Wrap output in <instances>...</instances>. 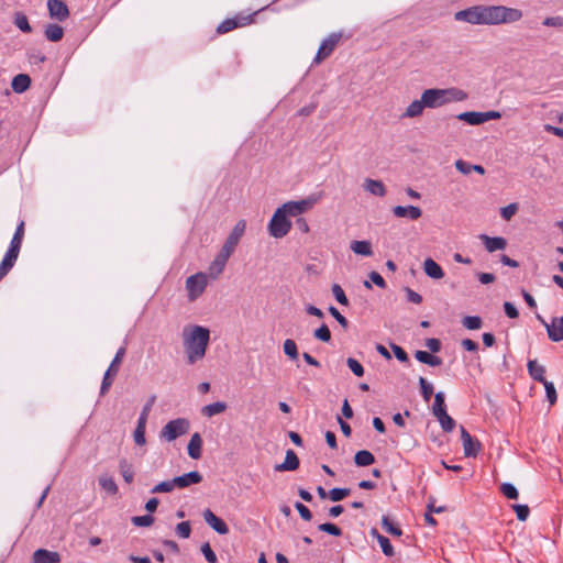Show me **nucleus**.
<instances>
[{
	"instance_id": "obj_40",
	"label": "nucleus",
	"mask_w": 563,
	"mask_h": 563,
	"mask_svg": "<svg viewBox=\"0 0 563 563\" xmlns=\"http://www.w3.org/2000/svg\"><path fill=\"white\" fill-rule=\"evenodd\" d=\"M462 323L468 330H477L482 327L483 321L478 316H466Z\"/></svg>"
},
{
	"instance_id": "obj_21",
	"label": "nucleus",
	"mask_w": 563,
	"mask_h": 563,
	"mask_svg": "<svg viewBox=\"0 0 563 563\" xmlns=\"http://www.w3.org/2000/svg\"><path fill=\"white\" fill-rule=\"evenodd\" d=\"M423 271L427 276L433 279H441L444 276V271L442 267L430 257L424 260Z\"/></svg>"
},
{
	"instance_id": "obj_51",
	"label": "nucleus",
	"mask_w": 563,
	"mask_h": 563,
	"mask_svg": "<svg viewBox=\"0 0 563 563\" xmlns=\"http://www.w3.org/2000/svg\"><path fill=\"white\" fill-rule=\"evenodd\" d=\"M346 365L353 372V374L357 377H362L364 375V367L363 365L355 358L349 357L346 360Z\"/></svg>"
},
{
	"instance_id": "obj_9",
	"label": "nucleus",
	"mask_w": 563,
	"mask_h": 563,
	"mask_svg": "<svg viewBox=\"0 0 563 563\" xmlns=\"http://www.w3.org/2000/svg\"><path fill=\"white\" fill-rule=\"evenodd\" d=\"M460 432L464 455L466 457H476L482 450L481 442L473 438L463 426L460 427Z\"/></svg>"
},
{
	"instance_id": "obj_8",
	"label": "nucleus",
	"mask_w": 563,
	"mask_h": 563,
	"mask_svg": "<svg viewBox=\"0 0 563 563\" xmlns=\"http://www.w3.org/2000/svg\"><path fill=\"white\" fill-rule=\"evenodd\" d=\"M246 229V221L240 220L236 222L234 228L232 229L231 233L227 238L224 244L222 245V249L225 254L232 255L235 247L238 246L241 238L243 236Z\"/></svg>"
},
{
	"instance_id": "obj_45",
	"label": "nucleus",
	"mask_w": 563,
	"mask_h": 563,
	"mask_svg": "<svg viewBox=\"0 0 563 563\" xmlns=\"http://www.w3.org/2000/svg\"><path fill=\"white\" fill-rule=\"evenodd\" d=\"M332 294L339 303H341L342 306L349 305V299H347L343 288L339 284L332 285Z\"/></svg>"
},
{
	"instance_id": "obj_5",
	"label": "nucleus",
	"mask_w": 563,
	"mask_h": 563,
	"mask_svg": "<svg viewBox=\"0 0 563 563\" xmlns=\"http://www.w3.org/2000/svg\"><path fill=\"white\" fill-rule=\"evenodd\" d=\"M190 429V422L186 418H177L168 421L161 430V438L165 439L168 442H172L188 433Z\"/></svg>"
},
{
	"instance_id": "obj_3",
	"label": "nucleus",
	"mask_w": 563,
	"mask_h": 563,
	"mask_svg": "<svg viewBox=\"0 0 563 563\" xmlns=\"http://www.w3.org/2000/svg\"><path fill=\"white\" fill-rule=\"evenodd\" d=\"M423 104L429 109L440 108L451 102L463 101L467 98V93L456 87L451 88H430L422 92Z\"/></svg>"
},
{
	"instance_id": "obj_36",
	"label": "nucleus",
	"mask_w": 563,
	"mask_h": 563,
	"mask_svg": "<svg viewBox=\"0 0 563 563\" xmlns=\"http://www.w3.org/2000/svg\"><path fill=\"white\" fill-rule=\"evenodd\" d=\"M145 430H146V422H143V420H137L136 428L133 432V440L136 445L142 446L146 443Z\"/></svg>"
},
{
	"instance_id": "obj_24",
	"label": "nucleus",
	"mask_w": 563,
	"mask_h": 563,
	"mask_svg": "<svg viewBox=\"0 0 563 563\" xmlns=\"http://www.w3.org/2000/svg\"><path fill=\"white\" fill-rule=\"evenodd\" d=\"M31 86V78L26 74H19L13 77L11 87L14 92L22 93L26 91Z\"/></svg>"
},
{
	"instance_id": "obj_39",
	"label": "nucleus",
	"mask_w": 563,
	"mask_h": 563,
	"mask_svg": "<svg viewBox=\"0 0 563 563\" xmlns=\"http://www.w3.org/2000/svg\"><path fill=\"white\" fill-rule=\"evenodd\" d=\"M14 24L24 33H30L32 31L27 16L21 12L15 14Z\"/></svg>"
},
{
	"instance_id": "obj_47",
	"label": "nucleus",
	"mask_w": 563,
	"mask_h": 563,
	"mask_svg": "<svg viewBox=\"0 0 563 563\" xmlns=\"http://www.w3.org/2000/svg\"><path fill=\"white\" fill-rule=\"evenodd\" d=\"M114 377L115 376H113V372H111L109 369L106 371L103 378H102L101 387H100V395L103 396L108 393L111 385L113 384Z\"/></svg>"
},
{
	"instance_id": "obj_41",
	"label": "nucleus",
	"mask_w": 563,
	"mask_h": 563,
	"mask_svg": "<svg viewBox=\"0 0 563 563\" xmlns=\"http://www.w3.org/2000/svg\"><path fill=\"white\" fill-rule=\"evenodd\" d=\"M154 520H155V518L152 515L147 514L144 516L132 517L131 522L135 527H150L154 523Z\"/></svg>"
},
{
	"instance_id": "obj_62",
	"label": "nucleus",
	"mask_w": 563,
	"mask_h": 563,
	"mask_svg": "<svg viewBox=\"0 0 563 563\" xmlns=\"http://www.w3.org/2000/svg\"><path fill=\"white\" fill-rule=\"evenodd\" d=\"M329 312L331 313V316L344 328L346 329L349 327V321L347 319L340 313V311L333 307V306H330L329 307Z\"/></svg>"
},
{
	"instance_id": "obj_28",
	"label": "nucleus",
	"mask_w": 563,
	"mask_h": 563,
	"mask_svg": "<svg viewBox=\"0 0 563 563\" xmlns=\"http://www.w3.org/2000/svg\"><path fill=\"white\" fill-rule=\"evenodd\" d=\"M433 416L438 419L443 431L451 432L455 428V421L451 416H449V413L446 412V409L443 411L433 413Z\"/></svg>"
},
{
	"instance_id": "obj_23",
	"label": "nucleus",
	"mask_w": 563,
	"mask_h": 563,
	"mask_svg": "<svg viewBox=\"0 0 563 563\" xmlns=\"http://www.w3.org/2000/svg\"><path fill=\"white\" fill-rule=\"evenodd\" d=\"M363 186L366 191L377 197H384L387 192L386 187L382 180L366 178Z\"/></svg>"
},
{
	"instance_id": "obj_6",
	"label": "nucleus",
	"mask_w": 563,
	"mask_h": 563,
	"mask_svg": "<svg viewBox=\"0 0 563 563\" xmlns=\"http://www.w3.org/2000/svg\"><path fill=\"white\" fill-rule=\"evenodd\" d=\"M207 275L202 272L194 274L186 279V290L189 301L197 300L207 287Z\"/></svg>"
},
{
	"instance_id": "obj_29",
	"label": "nucleus",
	"mask_w": 563,
	"mask_h": 563,
	"mask_svg": "<svg viewBox=\"0 0 563 563\" xmlns=\"http://www.w3.org/2000/svg\"><path fill=\"white\" fill-rule=\"evenodd\" d=\"M45 37L51 42H58L64 36V29L58 24H48L44 31Z\"/></svg>"
},
{
	"instance_id": "obj_50",
	"label": "nucleus",
	"mask_w": 563,
	"mask_h": 563,
	"mask_svg": "<svg viewBox=\"0 0 563 563\" xmlns=\"http://www.w3.org/2000/svg\"><path fill=\"white\" fill-rule=\"evenodd\" d=\"M500 492L508 499H517L519 496L517 488L510 483L501 484Z\"/></svg>"
},
{
	"instance_id": "obj_19",
	"label": "nucleus",
	"mask_w": 563,
	"mask_h": 563,
	"mask_svg": "<svg viewBox=\"0 0 563 563\" xmlns=\"http://www.w3.org/2000/svg\"><path fill=\"white\" fill-rule=\"evenodd\" d=\"M479 239L483 241L485 249L489 252L503 251L507 246V241L501 236H488L486 234H481Z\"/></svg>"
},
{
	"instance_id": "obj_55",
	"label": "nucleus",
	"mask_w": 563,
	"mask_h": 563,
	"mask_svg": "<svg viewBox=\"0 0 563 563\" xmlns=\"http://www.w3.org/2000/svg\"><path fill=\"white\" fill-rule=\"evenodd\" d=\"M542 384L544 386L547 398H548L549 402L551 405H554L556 402L558 395H556V390H555L553 383L544 380Z\"/></svg>"
},
{
	"instance_id": "obj_64",
	"label": "nucleus",
	"mask_w": 563,
	"mask_h": 563,
	"mask_svg": "<svg viewBox=\"0 0 563 563\" xmlns=\"http://www.w3.org/2000/svg\"><path fill=\"white\" fill-rule=\"evenodd\" d=\"M405 292L407 296V300L409 302H412L416 305H420L422 302V296L420 294L416 292L415 290H412L411 288L406 287Z\"/></svg>"
},
{
	"instance_id": "obj_54",
	"label": "nucleus",
	"mask_w": 563,
	"mask_h": 563,
	"mask_svg": "<svg viewBox=\"0 0 563 563\" xmlns=\"http://www.w3.org/2000/svg\"><path fill=\"white\" fill-rule=\"evenodd\" d=\"M176 533L179 538L187 539L190 537L191 527L189 521H181L176 526Z\"/></svg>"
},
{
	"instance_id": "obj_59",
	"label": "nucleus",
	"mask_w": 563,
	"mask_h": 563,
	"mask_svg": "<svg viewBox=\"0 0 563 563\" xmlns=\"http://www.w3.org/2000/svg\"><path fill=\"white\" fill-rule=\"evenodd\" d=\"M542 24L550 27L563 29V16H548L543 20Z\"/></svg>"
},
{
	"instance_id": "obj_17",
	"label": "nucleus",
	"mask_w": 563,
	"mask_h": 563,
	"mask_svg": "<svg viewBox=\"0 0 563 563\" xmlns=\"http://www.w3.org/2000/svg\"><path fill=\"white\" fill-rule=\"evenodd\" d=\"M60 555L56 551L37 549L32 555V563H59Z\"/></svg>"
},
{
	"instance_id": "obj_44",
	"label": "nucleus",
	"mask_w": 563,
	"mask_h": 563,
	"mask_svg": "<svg viewBox=\"0 0 563 563\" xmlns=\"http://www.w3.org/2000/svg\"><path fill=\"white\" fill-rule=\"evenodd\" d=\"M350 488H332L329 490V498L332 501H340L350 495Z\"/></svg>"
},
{
	"instance_id": "obj_35",
	"label": "nucleus",
	"mask_w": 563,
	"mask_h": 563,
	"mask_svg": "<svg viewBox=\"0 0 563 563\" xmlns=\"http://www.w3.org/2000/svg\"><path fill=\"white\" fill-rule=\"evenodd\" d=\"M119 471H120L123 479L125 481V483L131 484L133 482L134 472H133L132 465L125 459H122L119 462Z\"/></svg>"
},
{
	"instance_id": "obj_26",
	"label": "nucleus",
	"mask_w": 563,
	"mask_h": 563,
	"mask_svg": "<svg viewBox=\"0 0 563 563\" xmlns=\"http://www.w3.org/2000/svg\"><path fill=\"white\" fill-rule=\"evenodd\" d=\"M426 104H423V98L421 97L420 100H413L404 112V118H417L420 117L424 110Z\"/></svg>"
},
{
	"instance_id": "obj_37",
	"label": "nucleus",
	"mask_w": 563,
	"mask_h": 563,
	"mask_svg": "<svg viewBox=\"0 0 563 563\" xmlns=\"http://www.w3.org/2000/svg\"><path fill=\"white\" fill-rule=\"evenodd\" d=\"M283 351L290 360L296 361L299 352L296 342L292 339H286L283 344Z\"/></svg>"
},
{
	"instance_id": "obj_61",
	"label": "nucleus",
	"mask_w": 563,
	"mask_h": 563,
	"mask_svg": "<svg viewBox=\"0 0 563 563\" xmlns=\"http://www.w3.org/2000/svg\"><path fill=\"white\" fill-rule=\"evenodd\" d=\"M390 347L399 362L406 363L409 361L407 352L399 345L391 343Z\"/></svg>"
},
{
	"instance_id": "obj_52",
	"label": "nucleus",
	"mask_w": 563,
	"mask_h": 563,
	"mask_svg": "<svg viewBox=\"0 0 563 563\" xmlns=\"http://www.w3.org/2000/svg\"><path fill=\"white\" fill-rule=\"evenodd\" d=\"M378 543L382 548V551L383 553L386 555V556H393L395 554V551H394V547L391 545L390 541L388 538L384 537V536H378Z\"/></svg>"
},
{
	"instance_id": "obj_10",
	"label": "nucleus",
	"mask_w": 563,
	"mask_h": 563,
	"mask_svg": "<svg viewBox=\"0 0 563 563\" xmlns=\"http://www.w3.org/2000/svg\"><path fill=\"white\" fill-rule=\"evenodd\" d=\"M340 40V33H331L325 40L322 41L313 62L319 64L328 58L336 47Z\"/></svg>"
},
{
	"instance_id": "obj_32",
	"label": "nucleus",
	"mask_w": 563,
	"mask_h": 563,
	"mask_svg": "<svg viewBox=\"0 0 563 563\" xmlns=\"http://www.w3.org/2000/svg\"><path fill=\"white\" fill-rule=\"evenodd\" d=\"M354 462L357 466H368L375 462V456L367 450H361L356 452Z\"/></svg>"
},
{
	"instance_id": "obj_1",
	"label": "nucleus",
	"mask_w": 563,
	"mask_h": 563,
	"mask_svg": "<svg viewBox=\"0 0 563 563\" xmlns=\"http://www.w3.org/2000/svg\"><path fill=\"white\" fill-rule=\"evenodd\" d=\"M522 16L521 10L505 5H475L460 10L454 14L456 21L485 25L515 23L520 21Z\"/></svg>"
},
{
	"instance_id": "obj_31",
	"label": "nucleus",
	"mask_w": 563,
	"mask_h": 563,
	"mask_svg": "<svg viewBox=\"0 0 563 563\" xmlns=\"http://www.w3.org/2000/svg\"><path fill=\"white\" fill-rule=\"evenodd\" d=\"M457 119L471 125H478L484 123L483 112L470 111L463 112L457 115Z\"/></svg>"
},
{
	"instance_id": "obj_63",
	"label": "nucleus",
	"mask_w": 563,
	"mask_h": 563,
	"mask_svg": "<svg viewBox=\"0 0 563 563\" xmlns=\"http://www.w3.org/2000/svg\"><path fill=\"white\" fill-rule=\"evenodd\" d=\"M295 508L297 509V511L299 512L300 517L305 520V521H310L312 519V514L311 511L309 510V508L307 506H305L303 504L297 501L295 504Z\"/></svg>"
},
{
	"instance_id": "obj_57",
	"label": "nucleus",
	"mask_w": 563,
	"mask_h": 563,
	"mask_svg": "<svg viewBox=\"0 0 563 563\" xmlns=\"http://www.w3.org/2000/svg\"><path fill=\"white\" fill-rule=\"evenodd\" d=\"M512 508L516 512L518 520H520V521L527 520V518L529 517V514H530V509L527 505H514Z\"/></svg>"
},
{
	"instance_id": "obj_22",
	"label": "nucleus",
	"mask_w": 563,
	"mask_h": 563,
	"mask_svg": "<svg viewBox=\"0 0 563 563\" xmlns=\"http://www.w3.org/2000/svg\"><path fill=\"white\" fill-rule=\"evenodd\" d=\"M188 455L194 459L198 460L201 457L202 453V439L201 435L196 432L191 435L189 443H188Z\"/></svg>"
},
{
	"instance_id": "obj_7",
	"label": "nucleus",
	"mask_w": 563,
	"mask_h": 563,
	"mask_svg": "<svg viewBox=\"0 0 563 563\" xmlns=\"http://www.w3.org/2000/svg\"><path fill=\"white\" fill-rule=\"evenodd\" d=\"M255 15H256V12L251 13V14L240 13L233 18L225 19L218 25L217 33L224 34V33L233 31L238 27H243V26L250 25L254 22Z\"/></svg>"
},
{
	"instance_id": "obj_46",
	"label": "nucleus",
	"mask_w": 563,
	"mask_h": 563,
	"mask_svg": "<svg viewBox=\"0 0 563 563\" xmlns=\"http://www.w3.org/2000/svg\"><path fill=\"white\" fill-rule=\"evenodd\" d=\"M419 385L424 401H429L433 394V386L424 377L419 378Z\"/></svg>"
},
{
	"instance_id": "obj_4",
	"label": "nucleus",
	"mask_w": 563,
	"mask_h": 563,
	"mask_svg": "<svg viewBox=\"0 0 563 563\" xmlns=\"http://www.w3.org/2000/svg\"><path fill=\"white\" fill-rule=\"evenodd\" d=\"M287 217L288 213L283 207L276 209L268 223V232L273 238L282 239L289 233L291 222Z\"/></svg>"
},
{
	"instance_id": "obj_42",
	"label": "nucleus",
	"mask_w": 563,
	"mask_h": 563,
	"mask_svg": "<svg viewBox=\"0 0 563 563\" xmlns=\"http://www.w3.org/2000/svg\"><path fill=\"white\" fill-rule=\"evenodd\" d=\"M382 526L391 536L400 537L402 534V530L396 527L387 516H383Z\"/></svg>"
},
{
	"instance_id": "obj_60",
	"label": "nucleus",
	"mask_w": 563,
	"mask_h": 563,
	"mask_svg": "<svg viewBox=\"0 0 563 563\" xmlns=\"http://www.w3.org/2000/svg\"><path fill=\"white\" fill-rule=\"evenodd\" d=\"M518 206L517 203H510L500 210V216L504 220H510L517 212Z\"/></svg>"
},
{
	"instance_id": "obj_20",
	"label": "nucleus",
	"mask_w": 563,
	"mask_h": 563,
	"mask_svg": "<svg viewBox=\"0 0 563 563\" xmlns=\"http://www.w3.org/2000/svg\"><path fill=\"white\" fill-rule=\"evenodd\" d=\"M300 461L292 450L286 452L285 461L282 464L275 465L276 472L295 471L299 467Z\"/></svg>"
},
{
	"instance_id": "obj_33",
	"label": "nucleus",
	"mask_w": 563,
	"mask_h": 563,
	"mask_svg": "<svg viewBox=\"0 0 563 563\" xmlns=\"http://www.w3.org/2000/svg\"><path fill=\"white\" fill-rule=\"evenodd\" d=\"M227 409V404L223 402V401H217V402H212V404H209L207 406H205L201 410L202 415L206 416V417H213L216 415H219L223 411H225Z\"/></svg>"
},
{
	"instance_id": "obj_53",
	"label": "nucleus",
	"mask_w": 563,
	"mask_h": 563,
	"mask_svg": "<svg viewBox=\"0 0 563 563\" xmlns=\"http://www.w3.org/2000/svg\"><path fill=\"white\" fill-rule=\"evenodd\" d=\"M446 409L444 394L439 391L434 396V402L432 405V413H437Z\"/></svg>"
},
{
	"instance_id": "obj_13",
	"label": "nucleus",
	"mask_w": 563,
	"mask_h": 563,
	"mask_svg": "<svg viewBox=\"0 0 563 563\" xmlns=\"http://www.w3.org/2000/svg\"><path fill=\"white\" fill-rule=\"evenodd\" d=\"M548 336L553 342L563 341V317H553L549 324H545Z\"/></svg>"
},
{
	"instance_id": "obj_27",
	"label": "nucleus",
	"mask_w": 563,
	"mask_h": 563,
	"mask_svg": "<svg viewBox=\"0 0 563 563\" xmlns=\"http://www.w3.org/2000/svg\"><path fill=\"white\" fill-rule=\"evenodd\" d=\"M350 249L357 255L372 256L373 250L369 241H353Z\"/></svg>"
},
{
	"instance_id": "obj_43",
	"label": "nucleus",
	"mask_w": 563,
	"mask_h": 563,
	"mask_svg": "<svg viewBox=\"0 0 563 563\" xmlns=\"http://www.w3.org/2000/svg\"><path fill=\"white\" fill-rule=\"evenodd\" d=\"M176 487V484L173 483V479L164 481L154 486L151 489L152 494H158V493H170Z\"/></svg>"
},
{
	"instance_id": "obj_34",
	"label": "nucleus",
	"mask_w": 563,
	"mask_h": 563,
	"mask_svg": "<svg viewBox=\"0 0 563 563\" xmlns=\"http://www.w3.org/2000/svg\"><path fill=\"white\" fill-rule=\"evenodd\" d=\"M100 487L111 495H115L119 490L117 483L113 477L103 475L99 477Z\"/></svg>"
},
{
	"instance_id": "obj_14",
	"label": "nucleus",
	"mask_w": 563,
	"mask_h": 563,
	"mask_svg": "<svg viewBox=\"0 0 563 563\" xmlns=\"http://www.w3.org/2000/svg\"><path fill=\"white\" fill-rule=\"evenodd\" d=\"M230 256L231 255L225 254L223 250H220V252L217 254L216 258L209 265V268H208L209 275L213 279L218 278L220 276V274H222Z\"/></svg>"
},
{
	"instance_id": "obj_38",
	"label": "nucleus",
	"mask_w": 563,
	"mask_h": 563,
	"mask_svg": "<svg viewBox=\"0 0 563 563\" xmlns=\"http://www.w3.org/2000/svg\"><path fill=\"white\" fill-rule=\"evenodd\" d=\"M124 355H125V347H120L117 351L110 366L108 367L109 371L113 372V376H117Z\"/></svg>"
},
{
	"instance_id": "obj_12",
	"label": "nucleus",
	"mask_w": 563,
	"mask_h": 563,
	"mask_svg": "<svg viewBox=\"0 0 563 563\" xmlns=\"http://www.w3.org/2000/svg\"><path fill=\"white\" fill-rule=\"evenodd\" d=\"M47 9L49 12V16L59 22H63L68 19L69 10L67 4L62 0H48Z\"/></svg>"
},
{
	"instance_id": "obj_11",
	"label": "nucleus",
	"mask_w": 563,
	"mask_h": 563,
	"mask_svg": "<svg viewBox=\"0 0 563 563\" xmlns=\"http://www.w3.org/2000/svg\"><path fill=\"white\" fill-rule=\"evenodd\" d=\"M314 202H316V199L308 198V199H302L299 201H288V202L284 203L282 207L285 209V211L288 213V216L297 217V216L306 212L310 208H312Z\"/></svg>"
},
{
	"instance_id": "obj_58",
	"label": "nucleus",
	"mask_w": 563,
	"mask_h": 563,
	"mask_svg": "<svg viewBox=\"0 0 563 563\" xmlns=\"http://www.w3.org/2000/svg\"><path fill=\"white\" fill-rule=\"evenodd\" d=\"M23 238H24V221H21L18 224V227L15 229V232L13 234V238H12L10 243L22 246Z\"/></svg>"
},
{
	"instance_id": "obj_56",
	"label": "nucleus",
	"mask_w": 563,
	"mask_h": 563,
	"mask_svg": "<svg viewBox=\"0 0 563 563\" xmlns=\"http://www.w3.org/2000/svg\"><path fill=\"white\" fill-rule=\"evenodd\" d=\"M201 552L209 563H217L218 558L214 551L211 549L210 544L208 542L203 543L201 545Z\"/></svg>"
},
{
	"instance_id": "obj_48",
	"label": "nucleus",
	"mask_w": 563,
	"mask_h": 563,
	"mask_svg": "<svg viewBox=\"0 0 563 563\" xmlns=\"http://www.w3.org/2000/svg\"><path fill=\"white\" fill-rule=\"evenodd\" d=\"M318 529L322 532L329 533L334 537L342 536V530L336 525L331 522L321 523L318 526Z\"/></svg>"
},
{
	"instance_id": "obj_16",
	"label": "nucleus",
	"mask_w": 563,
	"mask_h": 563,
	"mask_svg": "<svg viewBox=\"0 0 563 563\" xmlns=\"http://www.w3.org/2000/svg\"><path fill=\"white\" fill-rule=\"evenodd\" d=\"M203 479L202 475L198 471H191L180 476L174 477L173 483L178 488H186L192 484H199Z\"/></svg>"
},
{
	"instance_id": "obj_25",
	"label": "nucleus",
	"mask_w": 563,
	"mask_h": 563,
	"mask_svg": "<svg viewBox=\"0 0 563 563\" xmlns=\"http://www.w3.org/2000/svg\"><path fill=\"white\" fill-rule=\"evenodd\" d=\"M528 372L529 375L537 382L543 383L545 379V367L540 365L536 360H530L528 362Z\"/></svg>"
},
{
	"instance_id": "obj_2",
	"label": "nucleus",
	"mask_w": 563,
	"mask_h": 563,
	"mask_svg": "<svg viewBox=\"0 0 563 563\" xmlns=\"http://www.w3.org/2000/svg\"><path fill=\"white\" fill-rule=\"evenodd\" d=\"M210 341L209 329L201 325L187 327L183 331V343L188 364L192 365L206 355Z\"/></svg>"
},
{
	"instance_id": "obj_49",
	"label": "nucleus",
	"mask_w": 563,
	"mask_h": 563,
	"mask_svg": "<svg viewBox=\"0 0 563 563\" xmlns=\"http://www.w3.org/2000/svg\"><path fill=\"white\" fill-rule=\"evenodd\" d=\"M313 336L322 342H329L331 340V332L328 325L323 323L321 327L314 330Z\"/></svg>"
},
{
	"instance_id": "obj_18",
	"label": "nucleus",
	"mask_w": 563,
	"mask_h": 563,
	"mask_svg": "<svg viewBox=\"0 0 563 563\" xmlns=\"http://www.w3.org/2000/svg\"><path fill=\"white\" fill-rule=\"evenodd\" d=\"M393 213L397 218L418 220L422 216V210L416 206H396L393 208Z\"/></svg>"
},
{
	"instance_id": "obj_30",
	"label": "nucleus",
	"mask_w": 563,
	"mask_h": 563,
	"mask_svg": "<svg viewBox=\"0 0 563 563\" xmlns=\"http://www.w3.org/2000/svg\"><path fill=\"white\" fill-rule=\"evenodd\" d=\"M415 357L419 362L430 366H440L442 364V360L439 356L432 355L431 353L426 351H417L415 353Z\"/></svg>"
},
{
	"instance_id": "obj_15",
	"label": "nucleus",
	"mask_w": 563,
	"mask_h": 563,
	"mask_svg": "<svg viewBox=\"0 0 563 563\" xmlns=\"http://www.w3.org/2000/svg\"><path fill=\"white\" fill-rule=\"evenodd\" d=\"M205 521L219 534L229 533L228 525L218 516H216L210 509L203 511Z\"/></svg>"
}]
</instances>
